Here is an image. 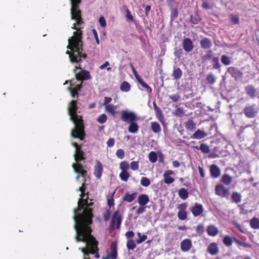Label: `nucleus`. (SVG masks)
Instances as JSON below:
<instances>
[{
	"instance_id": "f257e3e1",
	"label": "nucleus",
	"mask_w": 259,
	"mask_h": 259,
	"mask_svg": "<svg viewBox=\"0 0 259 259\" xmlns=\"http://www.w3.org/2000/svg\"><path fill=\"white\" fill-rule=\"evenodd\" d=\"M76 235L75 239L76 242H82L85 243V247L79 248L84 254V259H90V254H94L96 251L99 250L98 247V241L95 237L92 235V229H75Z\"/></svg>"
},
{
	"instance_id": "f03ea898",
	"label": "nucleus",
	"mask_w": 259,
	"mask_h": 259,
	"mask_svg": "<svg viewBox=\"0 0 259 259\" xmlns=\"http://www.w3.org/2000/svg\"><path fill=\"white\" fill-rule=\"evenodd\" d=\"M77 101L72 100L69 103L68 108L70 119L75 125L74 128L71 130V135L74 138L83 140L85 136L84 122L82 116L77 114Z\"/></svg>"
},
{
	"instance_id": "7ed1b4c3",
	"label": "nucleus",
	"mask_w": 259,
	"mask_h": 259,
	"mask_svg": "<svg viewBox=\"0 0 259 259\" xmlns=\"http://www.w3.org/2000/svg\"><path fill=\"white\" fill-rule=\"evenodd\" d=\"M69 45L67 49L71 52L67 51L66 54L69 55L70 60L72 63H78L81 60V58L86 59L87 55L82 53L83 42L80 40V33L74 32L73 36L68 39Z\"/></svg>"
},
{
	"instance_id": "20e7f679",
	"label": "nucleus",
	"mask_w": 259,
	"mask_h": 259,
	"mask_svg": "<svg viewBox=\"0 0 259 259\" xmlns=\"http://www.w3.org/2000/svg\"><path fill=\"white\" fill-rule=\"evenodd\" d=\"M93 204V202L85 203L84 206L82 210V213L78 212L75 213L73 217L75 221L74 229H92L90 225L93 223L92 219L93 218V209L90 207Z\"/></svg>"
},
{
	"instance_id": "39448f33",
	"label": "nucleus",
	"mask_w": 259,
	"mask_h": 259,
	"mask_svg": "<svg viewBox=\"0 0 259 259\" xmlns=\"http://www.w3.org/2000/svg\"><path fill=\"white\" fill-rule=\"evenodd\" d=\"M243 112L247 118H254L259 113V106L255 104H247L244 108Z\"/></svg>"
},
{
	"instance_id": "423d86ee",
	"label": "nucleus",
	"mask_w": 259,
	"mask_h": 259,
	"mask_svg": "<svg viewBox=\"0 0 259 259\" xmlns=\"http://www.w3.org/2000/svg\"><path fill=\"white\" fill-rule=\"evenodd\" d=\"M122 220V217L119 211L118 210L115 211L111 218L110 223V230H113L115 227L117 229H119L120 228Z\"/></svg>"
},
{
	"instance_id": "0eeeda50",
	"label": "nucleus",
	"mask_w": 259,
	"mask_h": 259,
	"mask_svg": "<svg viewBox=\"0 0 259 259\" xmlns=\"http://www.w3.org/2000/svg\"><path fill=\"white\" fill-rule=\"evenodd\" d=\"M81 0H70L71 4V19L75 20L81 17V12L79 9V5Z\"/></svg>"
},
{
	"instance_id": "6e6552de",
	"label": "nucleus",
	"mask_w": 259,
	"mask_h": 259,
	"mask_svg": "<svg viewBox=\"0 0 259 259\" xmlns=\"http://www.w3.org/2000/svg\"><path fill=\"white\" fill-rule=\"evenodd\" d=\"M121 119L123 122L130 123L136 121L137 118L136 114L133 112L122 110L121 113Z\"/></svg>"
},
{
	"instance_id": "1a4fd4ad",
	"label": "nucleus",
	"mask_w": 259,
	"mask_h": 259,
	"mask_svg": "<svg viewBox=\"0 0 259 259\" xmlns=\"http://www.w3.org/2000/svg\"><path fill=\"white\" fill-rule=\"evenodd\" d=\"M188 204L186 202L177 205V208L178 209L177 216L180 220L184 221L187 219L188 213L186 210Z\"/></svg>"
},
{
	"instance_id": "9d476101",
	"label": "nucleus",
	"mask_w": 259,
	"mask_h": 259,
	"mask_svg": "<svg viewBox=\"0 0 259 259\" xmlns=\"http://www.w3.org/2000/svg\"><path fill=\"white\" fill-rule=\"evenodd\" d=\"M226 73H229L230 75L237 80L242 77L243 72L238 68L235 67H230L228 68Z\"/></svg>"
},
{
	"instance_id": "9b49d317",
	"label": "nucleus",
	"mask_w": 259,
	"mask_h": 259,
	"mask_svg": "<svg viewBox=\"0 0 259 259\" xmlns=\"http://www.w3.org/2000/svg\"><path fill=\"white\" fill-rule=\"evenodd\" d=\"M189 209L194 217H197L200 215L203 212L202 205L197 202L195 203L191 206Z\"/></svg>"
},
{
	"instance_id": "f8f14e48",
	"label": "nucleus",
	"mask_w": 259,
	"mask_h": 259,
	"mask_svg": "<svg viewBox=\"0 0 259 259\" xmlns=\"http://www.w3.org/2000/svg\"><path fill=\"white\" fill-rule=\"evenodd\" d=\"M215 190V193L222 197H228L230 195L229 189H226L222 185L216 186Z\"/></svg>"
},
{
	"instance_id": "ddd939ff",
	"label": "nucleus",
	"mask_w": 259,
	"mask_h": 259,
	"mask_svg": "<svg viewBox=\"0 0 259 259\" xmlns=\"http://www.w3.org/2000/svg\"><path fill=\"white\" fill-rule=\"evenodd\" d=\"M85 191L81 192V194H80V198L78 201L77 207L74 210V213H76L82 210V209H83L84 206V204L85 203H87V199L88 198V197H87L86 199H84L83 198L85 197Z\"/></svg>"
},
{
	"instance_id": "4468645a",
	"label": "nucleus",
	"mask_w": 259,
	"mask_h": 259,
	"mask_svg": "<svg viewBox=\"0 0 259 259\" xmlns=\"http://www.w3.org/2000/svg\"><path fill=\"white\" fill-rule=\"evenodd\" d=\"M76 79L80 80L82 83L83 80H87L91 79V76L89 71L85 70H81L80 72L75 74Z\"/></svg>"
},
{
	"instance_id": "2eb2a0df",
	"label": "nucleus",
	"mask_w": 259,
	"mask_h": 259,
	"mask_svg": "<svg viewBox=\"0 0 259 259\" xmlns=\"http://www.w3.org/2000/svg\"><path fill=\"white\" fill-rule=\"evenodd\" d=\"M110 253L107 254L106 256L103 257V259L113 258L116 259L117 256V245L116 242H113L110 246Z\"/></svg>"
},
{
	"instance_id": "dca6fc26",
	"label": "nucleus",
	"mask_w": 259,
	"mask_h": 259,
	"mask_svg": "<svg viewBox=\"0 0 259 259\" xmlns=\"http://www.w3.org/2000/svg\"><path fill=\"white\" fill-rule=\"evenodd\" d=\"M182 45L184 51L188 53L192 51L194 48L193 42L189 38H184L182 42Z\"/></svg>"
},
{
	"instance_id": "f3484780",
	"label": "nucleus",
	"mask_w": 259,
	"mask_h": 259,
	"mask_svg": "<svg viewBox=\"0 0 259 259\" xmlns=\"http://www.w3.org/2000/svg\"><path fill=\"white\" fill-rule=\"evenodd\" d=\"M72 167L74 171L80 174L82 177L85 178L87 176V171L83 169V166L81 163H73Z\"/></svg>"
},
{
	"instance_id": "a211bd4d",
	"label": "nucleus",
	"mask_w": 259,
	"mask_h": 259,
	"mask_svg": "<svg viewBox=\"0 0 259 259\" xmlns=\"http://www.w3.org/2000/svg\"><path fill=\"white\" fill-rule=\"evenodd\" d=\"M174 174V173L171 170H167L165 171L163 175L164 183L168 185L172 183L175 181V179L170 177V176Z\"/></svg>"
},
{
	"instance_id": "6ab92c4d",
	"label": "nucleus",
	"mask_w": 259,
	"mask_h": 259,
	"mask_svg": "<svg viewBox=\"0 0 259 259\" xmlns=\"http://www.w3.org/2000/svg\"><path fill=\"white\" fill-rule=\"evenodd\" d=\"M246 94L251 99H254L257 95V90L252 85H248L245 87Z\"/></svg>"
},
{
	"instance_id": "aec40b11",
	"label": "nucleus",
	"mask_w": 259,
	"mask_h": 259,
	"mask_svg": "<svg viewBox=\"0 0 259 259\" xmlns=\"http://www.w3.org/2000/svg\"><path fill=\"white\" fill-rule=\"evenodd\" d=\"M192 247V242L189 239H185L181 242V249L183 252L188 251Z\"/></svg>"
},
{
	"instance_id": "412c9836",
	"label": "nucleus",
	"mask_w": 259,
	"mask_h": 259,
	"mask_svg": "<svg viewBox=\"0 0 259 259\" xmlns=\"http://www.w3.org/2000/svg\"><path fill=\"white\" fill-rule=\"evenodd\" d=\"M81 88L82 83H80L79 84L76 85L74 88L69 87L68 89L70 91L72 98H78V92L81 90Z\"/></svg>"
},
{
	"instance_id": "4be33fe9",
	"label": "nucleus",
	"mask_w": 259,
	"mask_h": 259,
	"mask_svg": "<svg viewBox=\"0 0 259 259\" xmlns=\"http://www.w3.org/2000/svg\"><path fill=\"white\" fill-rule=\"evenodd\" d=\"M84 152L82 150L81 148L75 150L74 154V159L76 161L75 163H80V162L85 159Z\"/></svg>"
},
{
	"instance_id": "5701e85b",
	"label": "nucleus",
	"mask_w": 259,
	"mask_h": 259,
	"mask_svg": "<svg viewBox=\"0 0 259 259\" xmlns=\"http://www.w3.org/2000/svg\"><path fill=\"white\" fill-rule=\"evenodd\" d=\"M103 170V165L100 161H98L94 170V175L97 179H100Z\"/></svg>"
},
{
	"instance_id": "b1692460",
	"label": "nucleus",
	"mask_w": 259,
	"mask_h": 259,
	"mask_svg": "<svg viewBox=\"0 0 259 259\" xmlns=\"http://www.w3.org/2000/svg\"><path fill=\"white\" fill-rule=\"evenodd\" d=\"M138 202L140 205L145 206L149 202V198L145 194H140L138 197Z\"/></svg>"
},
{
	"instance_id": "393cba45",
	"label": "nucleus",
	"mask_w": 259,
	"mask_h": 259,
	"mask_svg": "<svg viewBox=\"0 0 259 259\" xmlns=\"http://www.w3.org/2000/svg\"><path fill=\"white\" fill-rule=\"evenodd\" d=\"M137 195V192H135L132 194H130L129 193L127 192L123 196L122 200L128 203L132 202L136 199Z\"/></svg>"
},
{
	"instance_id": "a878e982",
	"label": "nucleus",
	"mask_w": 259,
	"mask_h": 259,
	"mask_svg": "<svg viewBox=\"0 0 259 259\" xmlns=\"http://www.w3.org/2000/svg\"><path fill=\"white\" fill-rule=\"evenodd\" d=\"M221 176V169L215 164H211V177L218 178Z\"/></svg>"
},
{
	"instance_id": "bb28decb",
	"label": "nucleus",
	"mask_w": 259,
	"mask_h": 259,
	"mask_svg": "<svg viewBox=\"0 0 259 259\" xmlns=\"http://www.w3.org/2000/svg\"><path fill=\"white\" fill-rule=\"evenodd\" d=\"M206 134L203 131L200 130H197L191 136V139H201L205 137Z\"/></svg>"
},
{
	"instance_id": "cd10ccee",
	"label": "nucleus",
	"mask_w": 259,
	"mask_h": 259,
	"mask_svg": "<svg viewBox=\"0 0 259 259\" xmlns=\"http://www.w3.org/2000/svg\"><path fill=\"white\" fill-rule=\"evenodd\" d=\"M172 76L175 79L178 80L180 79L182 76V71L179 67H174Z\"/></svg>"
},
{
	"instance_id": "c85d7f7f",
	"label": "nucleus",
	"mask_w": 259,
	"mask_h": 259,
	"mask_svg": "<svg viewBox=\"0 0 259 259\" xmlns=\"http://www.w3.org/2000/svg\"><path fill=\"white\" fill-rule=\"evenodd\" d=\"M128 131L130 133L132 134L136 133L139 130V126L136 121H133L129 123Z\"/></svg>"
},
{
	"instance_id": "c756f323",
	"label": "nucleus",
	"mask_w": 259,
	"mask_h": 259,
	"mask_svg": "<svg viewBox=\"0 0 259 259\" xmlns=\"http://www.w3.org/2000/svg\"><path fill=\"white\" fill-rule=\"evenodd\" d=\"M185 127L188 131L193 132L196 128V124L192 119H189L185 123Z\"/></svg>"
},
{
	"instance_id": "7c9ffc66",
	"label": "nucleus",
	"mask_w": 259,
	"mask_h": 259,
	"mask_svg": "<svg viewBox=\"0 0 259 259\" xmlns=\"http://www.w3.org/2000/svg\"><path fill=\"white\" fill-rule=\"evenodd\" d=\"M178 195L180 198L186 200L188 198L189 193L186 189L182 188L179 190Z\"/></svg>"
},
{
	"instance_id": "2f4dec72",
	"label": "nucleus",
	"mask_w": 259,
	"mask_h": 259,
	"mask_svg": "<svg viewBox=\"0 0 259 259\" xmlns=\"http://www.w3.org/2000/svg\"><path fill=\"white\" fill-rule=\"evenodd\" d=\"M241 197L242 196L241 194L237 192H234L231 196L232 201L236 203H238L241 202Z\"/></svg>"
},
{
	"instance_id": "473e14b6",
	"label": "nucleus",
	"mask_w": 259,
	"mask_h": 259,
	"mask_svg": "<svg viewBox=\"0 0 259 259\" xmlns=\"http://www.w3.org/2000/svg\"><path fill=\"white\" fill-rule=\"evenodd\" d=\"M200 44L202 48L207 49L210 46V41L208 38H204L200 40Z\"/></svg>"
},
{
	"instance_id": "72a5a7b5",
	"label": "nucleus",
	"mask_w": 259,
	"mask_h": 259,
	"mask_svg": "<svg viewBox=\"0 0 259 259\" xmlns=\"http://www.w3.org/2000/svg\"><path fill=\"white\" fill-rule=\"evenodd\" d=\"M151 128L154 133H159L161 131V127L157 122H151Z\"/></svg>"
},
{
	"instance_id": "f704fd0d",
	"label": "nucleus",
	"mask_w": 259,
	"mask_h": 259,
	"mask_svg": "<svg viewBox=\"0 0 259 259\" xmlns=\"http://www.w3.org/2000/svg\"><path fill=\"white\" fill-rule=\"evenodd\" d=\"M137 80L138 81L139 83L142 85V87L145 88L149 93H152V88L150 86H149L142 79H141V78H137Z\"/></svg>"
},
{
	"instance_id": "c9c22d12",
	"label": "nucleus",
	"mask_w": 259,
	"mask_h": 259,
	"mask_svg": "<svg viewBox=\"0 0 259 259\" xmlns=\"http://www.w3.org/2000/svg\"><path fill=\"white\" fill-rule=\"evenodd\" d=\"M250 225L253 229H259V219L257 218H253L250 222Z\"/></svg>"
},
{
	"instance_id": "e433bc0d",
	"label": "nucleus",
	"mask_w": 259,
	"mask_h": 259,
	"mask_svg": "<svg viewBox=\"0 0 259 259\" xmlns=\"http://www.w3.org/2000/svg\"><path fill=\"white\" fill-rule=\"evenodd\" d=\"M131 89L130 84L126 81H124L120 86V90L123 92H127Z\"/></svg>"
},
{
	"instance_id": "4c0bfd02",
	"label": "nucleus",
	"mask_w": 259,
	"mask_h": 259,
	"mask_svg": "<svg viewBox=\"0 0 259 259\" xmlns=\"http://www.w3.org/2000/svg\"><path fill=\"white\" fill-rule=\"evenodd\" d=\"M232 181V178L228 174H225L222 177L221 182L225 185H229Z\"/></svg>"
},
{
	"instance_id": "58836bf2",
	"label": "nucleus",
	"mask_w": 259,
	"mask_h": 259,
	"mask_svg": "<svg viewBox=\"0 0 259 259\" xmlns=\"http://www.w3.org/2000/svg\"><path fill=\"white\" fill-rule=\"evenodd\" d=\"M130 177V175L127 171H121L119 174V178L123 182H127Z\"/></svg>"
},
{
	"instance_id": "ea45409f",
	"label": "nucleus",
	"mask_w": 259,
	"mask_h": 259,
	"mask_svg": "<svg viewBox=\"0 0 259 259\" xmlns=\"http://www.w3.org/2000/svg\"><path fill=\"white\" fill-rule=\"evenodd\" d=\"M148 158L151 163H155L157 160V155L155 152L151 151L148 154Z\"/></svg>"
},
{
	"instance_id": "a19ab883",
	"label": "nucleus",
	"mask_w": 259,
	"mask_h": 259,
	"mask_svg": "<svg viewBox=\"0 0 259 259\" xmlns=\"http://www.w3.org/2000/svg\"><path fill=\"white\" fill-rule=\"evenodd\" d=\"M233 239L228 235L225 236L223 238V243L226 246H230L232 244Z\"/></svg>"
},
{
	"instance_id": "79ce46f5",
	"label": "nucleus",
	"mask_w": 259,
	"mask_h": 259,
	"mask_svg": "<svg viewBox=\"0 0 259 259\" xmlns=\"http://www.w3.org/2000/svg\"><path fill=\"white\" fill-rule=\"evenodd\" d=\"M200 20V17L197 14H194L193 15H191L190 19V22L194 24L198 23Z\"/></svg>"
},
{
	"instance_id": "37998d69",
	"label": "nucleus",
	"mask_w": 259,
	"mask_h": 259,
	"mask_svg": "<svg viewBox=\"0 0 259 259\" xmlns=\"http://www.w3.org/2000/svg\"><path fill=\"white\" fill-rule=\"evenodd\" d=\"M115 194V192H114L112 195L110 196H108L107 197V204L109 208H111L112 206H113L115 204L114 203V195Z\"/></svg>"
},
{
	"instance_id": "c03bdc74",
	"label": "nucleus",
	"mask_w": 259,
	"mask_h": 259,
	"mask_svg": "<svg viewBox=\"0 0 259 259\" xmlns=\"http://www.w3.org/2000/svg\"><path fill=\"white\" fill-rule=\"evenodd\" d=\"M170 8V18L171 20H173L177 18L178 16V10L177 8H175L172 7Z\"/></svg>"
},
{
	"instance_id": "a18cd8bd",
	"label": "nucleus",
	"mask_w": 259,
	"mask_h": 259,
	"mask_svg": "<svg viewBox=\"0 0 259 259\" xmlns=\"http://www.w3.org/2000/svg\"><path fill=\"white\" fill-rule=\"evenodd\" d=\"M119 167L121 171H127L130 168V165L126 161H122L119 164Z\"/></svg>"
},
{
	"instance_id": "49530a36",
	"label": "nucleus",
	"mask_w": 259,
	"mask_h": 259,
	"mask_svg": "<svg viewBox=\"0 0 259 259\" xmlns=\"http://www.w3.org/2000/svg\"><path fill=\"white\" fill-rule=\"evenodd\" d=\"M233 240L240 246H243L245 248H251V245L250 244L239 240L235 237L233 238Z\"/></svg>"
},
{
	"instance_id": "de8ad7c7",
	"label": "nucleus",
	"mask_w": 259,
	"mask_h": 259,
	"mask_svg": "<svg viewBox=\"0 0 259 259\" xmlns=\"http://www.w3.org/2000/svg\"><path fill=\"white\" fill-rule=\"evenodd\" d=\"M115 106L112 104L107 105L105 106L106 111L111 113L112 115L115 114Z\"/></svg>"
},
{
	"instance_id": "09e8293b",
	"label": "nucleus",
	"mask_w": 259,
	"mask_h": 259,
	"mask_svg": "<svg viewBox=\"0 0 259 259\" xmlns=\"http://www.w3.org/2000/svg\"><path fill=\"white\" fill-rule=\"evenodd\" d=\"M126 247L129 250H133L136 248V245L134 240L128 239L126 242Z\"/></svg>"
},
{
	"instance_id": "8fccbe9b",
	"label": "nucleus",
	"mask_w": 259,
	"mask_h": 259,
	"mask_svg": "<svg viewBox=\"0 0 259 259\" xmlns=\"http://www.w3.org/2000/svg\"><path fill=\"white\" fill-rule=\"evenodd\" d=\"M205 230L204 226L202 224H198L196 227V232L199 235L202 234Z\"/></svg>"
},
{
	"instance_id": "3c124183",
	"label": "nucleus",
	"mask_w": 259,
	"mask_h": 259,
	"mask_svg": "<svg viewBox=\"0 0 259 259\" xmlns=\"http://www.w3.org/2000/svg\"><path fill=\"white\" fill-rule=\"evenodd\" d=\"M141 185L144 187H148L150 185V181L147 177H142L140 182Z\"/></svg>"
},
{
	"instance_id": "603ef678",
	"label": "nucleus",
	"mask_w": 259,
	"mask_h": 259,
	"mask_svg": "<svg viewBox=\"0 0 259 259\" xmlns=\"http://www.w3.org/2000/svg\"><path fill=\"white\" fill-rule=\"evenodd\" d=\"M222 63L225 65H229L231 64V60L229 57L226 55H223L221 57Z\"/></svg>"
},
{
	"instance_id": "864d4df0",
	"label": "nucleus",
	"mask_w": 259,
	"mask_h": 259,
	"mask_svg": "<svg viewBox=\"0 0 259 259\" xmlns=\"http://www.w3.org/2000/svg\"><path fill=\"white\" fill-rule=\"evenodd\" d=\"M107 119V117L105 114H102L100 115L98 118H97V121L100 123H105Z\"/></svg>"
},
{
	"instance_id": "5fc2aeb1",
	"label": "nucleus",
	"mask_w": 259,
	"mask_h": 259,
	"mask_svg": "<svg viewBox=\"0 0 259 259\" xmlns=\"http://www.w3.org/2000/svg\"><path fill=\"white\" fill-rule=\"evenodd\" d=\"M219 252V248L217 244L211 243V255H216Z\"/></svg>"
},
{
	"instance_id": "6e6d98bb",
	"label": "nucleus",
	"mask_w": 259,
	"mask_h": 259,
	"mask_svg": "<svg viewBox=\"0 0 259 259\" xmlns=\"http://www.w3.org/2000/svg\"><path fill=\"white\" fill-rule=\"evenodd\" d=\"M200 150L203 153H208L209 151V147L205 144H201L200 145Z\"/></svg>"
},
{
	"instance_id": "4d7b16f0",
	"label": "nucleus",
	"mask_w": 259,
	"mask_h": 259,
	"mask_svg": "<svg viewBox=\"0 0 259 259\" xmlns=\"http://www.w3.org/2000/svg\"><path fill=\"white\" fill-rule=\"evenodd\" d=\"M175 56L178 58L179 59L182 57L183 54V50L181 48L178 49L177 48L175 49V51L174 53Z\"/></svg>"
},
{
	"instance_id": "13d9d810",
	"label": "nucleus",
	"mask_w": 259,
	"mask_h": 259,
	"mask_svg": "<svg viewBox=\"0 0 259 259\" xmlns=\"http://www.w3.org/2000/svg\"><path fill=\"white\" fill-rule=\"evenodd\" d=\"M175 114L177 116L182 117L184 114V110L182 108L179 107L175 111Z\"/></svg>"
},
{
	"instance_id": "bf43d9fd",
	"label": "nucleus",
	"mask_w": 259,
	"mask_h": 259,
	"mask_svg": "<svg viewBox=\"0 0 259 259\" xmlns=\"http://www.w3.org/2000/svg\"><path fill=\"white\" fill-rule=\"evenodd\" d=\"M116 156L118 158H119L120 159H123L124 158V152L123 150L122 149H118L116 151Z\"/></svg>"
},
{
	"instance_id": "052dcab7",
	"label": "nucleus",
	"mask_w": 259,
	"mask_h": 259,
	"mask_svg": "<svg viewBox=\"0 0 259 259\" xmlns=\"http://www.w3.org/2000/svg\"><path fill=\"white\" fill-rule=\"evenodd\" d=\"M130 166L133 170H137L139 168V161H132L131 163Z\"/></svg>"
},
{
	"instance_id": "680f3d73",
	"label": "nucleus",
	"mask_w": 259,
	"mask_h": 259,
	"mask_svg": "<svg viewBox=\"0 0 259 259\" xmlns=\"http://www.w3.org/2000/svg\"><path fill=\"white\" fill-rule=\"evenodd\" d=\"M212 65L213 67L215 69L220 68L221 65L219 63V60L217 58H214L212 60Z\"/></svg>"
},
{
	"instance_id": "e2e57ef3",
	"label": "nucleus",
	"mask_w": 259,
	"mask_h": 259,
	"mask_svg": "<svg viewBox=\"0 0 259 259\" xmlns=\"http://www.w3.org/2000/svg\"><path fill=\"white\" fill-rule=\"evenodd\" d=\"M111 215V211L109 210H106L103 214L104 220L107 221L109 220Z\"/></svg>"
},
{
	"instance_id": "0e129e2a",
	"label": "nucleus",
	"mask_w": 259,
	"mask_h": 259,
	"mask_svg": "<svg viewBox=\"0 0 259 259\" xmlns=\"http://www.w3.org/2000/svg\"><path fill=\"white\" fill-rule=\"evenodd\" d=\"M125 12L126 18L131 22H134V18L132 15L131 14L130 11L128 9H126Z\"/></svg>"
},
{
	"instance_id": "69168bd1",
	"label": "nucleus",
	"mask_w": 259,
	"mask_h": 259,
	"mask_svg": "<svg viewBox=\"0 0 259 259\" xmlns=\"http://www.w3.org/2000/svg\"><path fill=\"white\" fill-rule=\"evenodd\" d=\"M231 22L234 24H237L239 22V19L238 16L231 15Z\"/></svg>"
},
{
	"instance_id": "338daca9",
	"label": "nucleus",
	"mask_w": 259,
	"mask_h": 259,
	"mask_svg": "<svg viewBox=\"0 0 259 259\" xmlns=\"http://www.w3.org/2000/svg\"><path fill=\"white\" fill-rule=\"evenodd\" d=\"M99 22L102 27H105L106 26V22L103 16H101L100 17Z\"/></svg>"
},
{
	"instance_id": "774afa93",
	"label": "nucleus",
	"mask_w": 259,
	"mask_h": 259,
	"mask_svg": "<svg viewBox=\"0 0 259 259\" xmlns=\"http://www.w3.org/2000/svg\"><path fill=\"white\" fill-rule=\"evenodd\" d=\"M135 233L133 231H128L126 232L125 234V236L127 239H132V238L134 236Z\"/></svg>"
}]
</instances>
